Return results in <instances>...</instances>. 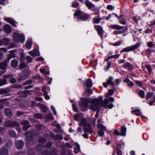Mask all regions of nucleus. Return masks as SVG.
<instances>
[{
  "label": "nucleus",
  "instance_id": "nucleus-26",
  "mask_svg": "<svg viewBox=\"0 0 155 155\" xmlns=\"http://www.w3.org/2000/svg\"><path fill=\"white\" fill-rule=\"evenodd\" d=\"M14 51H9L10 53L8 54L7 58L8 61V62L9 60L12 58H14L15 56V54L13 52Z\"/></svg>",
  "mask_w": 155,
  "mask_h": 155
},
{
  "label": "nucleus",
  "instance_id": "nucleus-22",
  "mask_svg": "<svg viewBox=\"0 0 155 155\" xmlns=\"http://www.w3.org/2000/svg\"><path fill=\"white\" fill-rule=\"evenodd\" d=\"M32 44V40L31 39L29 38L26 42V46L28 49H30L31 47Z\"/></svg>",
  "mask_w": 155,
  "mask_h": 155
},
{
  "label": "nucleus",
  "instance_id": "nucleus-2",
  "mask_svg": "<svg viewBox=\"0 0 155 155\" xmlns=\"http://www.w3.org/2000/svg\"><path fill=\"white\" fill-rule=\"evenodd\" d=\"M74 16L77 17V20H81L82 21L87 20L89 17V15L78 10L76 11L74 15Z\"/></svg>",
  "mask_w": 155,
  "mask_h": 155
},
{
  "label": "nucleus",
  "instance_id": "nucleus-18",
  "mask_svg": "<svg viewBox=\"0 0 155 155\" xmlns=\"http://www.w3.org/2000/svg\"><path fill=\"white\" fill-rule=\"evenodd\" d=\"M25 136L27 137V139H26L27 143H28V140L30 141L32 139V137L31 132H27L25 134Z\"/></svg>",
  "mask_w": 155,
  "mask_h": 155
},
{
  "label": "nucleus",
  "instance_id": "nucleus-47",
  "mask_svg": "<svg viewBox=\"0 0 155 155\" xmlns=\"http://www.w3.org/2000/svg\"><path fill=\"white\" fill-rule=\"evenodd\" d=\"M146 68L147 69L149 72H151L152 71V68L151 66L148 64L146 65L145 66Z\"/></svg>",
  "mask_w": 155,
  "mask_h": 155
},
{
  "label": "nucleus",
  "instance_id": "nucleus-57",
  "mask_svg": "<svg viewBox=\"0 0 155 155\" xmlns=\"http://www.w3.org/2000/svg\"><path fill=\"white\" fill-rule=\"evenodd\" d=\"M72 106L73 110L74 111L77 112L78 111V108L75 104H72Z\"/></svg>",
  "mask_w": 155,
  "mask_h": 155
},
{
  "label": "nucleus",
  "instance_id": "nucleus-29",
  "mask_svg": "<svg viewBox=\"0 0 155 155\" xmlns=\"http://www.w3.org/2000/svg\"><path fill=\"white\" fill-rule=\"evenodd\" d=\"M10 91V89L9 88H7L5 89H0V94L7 93Z\"/></svg>",
  "mask_w": 155,
  "mask_h": 155
},
{
  "label": "nucleus",
  "instance_id": "nucleus-20",
  "mask_svg": "<svg viewBox=\"0 0 155 155\" xmlns=\"http://www.w3.org/2000/svg\"><path fill=\"white\" fill-rule=\"evenodd\" d=\"M131 113L134 115H136L137 116H141L142 113L140 112L139 109H135L134 110H132L131 111Z\"/></svg>",
  "mask_w": 155,
  "mask_h": 155
},
{
  "label": "nucleus",
  "instance_id": "nucleus-13",
  "mask_svg": "<svg viewBox=\"0 0 155 155\" xmlns=\"http://www.w3.org/2000/svg\"><path fill=\"white\" fill-rule=\"evenodd\" d=\"M8 104V100L5 99L0 100V109L3 108L4 106L7 105Z\"/></svg>",
  "mask_w": 155,
  "mask_h": 155
},
{
  "label": "nucleus",
  "instance_id": "nucleus-46",
  "mask_svg": "<svg viewBox=\"0 0 155 155\" xmlns=\"http://www.w3.org/2000/svg\"><path fill=\"white\" fill-rule=\"evenodd\" d=\"M122 43V41H119L113 44V45L114 46H119Z\"/></svg>",
  "mask_w": 155,
  "mask_h": 155
},
{
  "label": "nucleus",
  "instance_id": "nucleus-34",
  "mask_svg": "<svg viewBox=\"0 0 155 155\" xmlns=\"http://www.w3.org/2000/svg\"><path fill=\"white\" fill-rule=\"evenodd\" d=\"M154 95V93L153 92H148L147 93L146 96V98L147 100L150 98L152 97Z\"/></svg>",
  "mask_w": 155,
  "mask_h": 155
},
{
  "label": "nucleus",
  "instance_id": "nucleus-53",
  "mask_svg": "<svg viewBox=\"0 0 155 155\" xmlns=\"http://www.w3.org/2000/svg\"><path fill=\"white\" fill-rule=\"evenodd\" d=\"M26 59L28 63H30L32 61V58L29 56H28L26 58Z\"/></svg>",
  "mask_w": 155,
  "mask_h": 155
},
{
  "label": "nucleus",
  "instance_id": "nucleus-37",
  "mask_svg": "<svg viewBox=\"0 0 155 155\" xmlns=\"http://www.w3.org/2000/svg\"><path fill=\"white\" fill-rule=\"evenodd\" d=\"M40 107L41 110L42 112H45L47 110V108L44 105L40 104Z\"/></svg>",
  "mask_w": 155,
  "mask_h": 155
},
{
  "label": "nucleus",
  "instance_id": "nucleus-25",
  "mask_svg": "<svg viewBox=\"0 0 155 155\" xmlns=\"http://www.w3.org/2000/svg\"><path fill=\"white\" fill-rule=\"evenodd\" d=\"M75 146L74 147V152L75 153H78L80 151V146L79 145L77 142L75 143Z\"/></svg>",
  "mask_w": 155,
  "mask_h": 155
},
{
  "label": "nucleus",
  "instance_id": "nucleus-36",
  "mask_svg": "<svg viewBox=\"0 0 155 155\" xmlns=\"http://www.w3.org/2000/svg\"><path fill=\"white\" fill-rule=\"evenodd\" d=\"M138 94L140 97L142 98L145 97V94L144 92L142 90H139L138 91Z\"/></svg>",
  "mask_w": 155,
  "mask_h": 155
},
{
  "label": "nucleus",
  "instance_id": "nucleus-19",
  "mask_svg": "<svg viewBox=\"0 0 155 155\" xmlns=\"http://www.w3.org/2000/svg\"><path fill=\"white\" fill-rule=\"evenodd\" d=\"M29 122L27 120H23L21 122V124H24V126H23V128L24 130H27L30 127L28 124Z\"/></svg>",
  "mask_w": 155,
  "mask_h": 155
},
{
  "label": "nucleus",
  "instance_id": "nucleus-44",
  "mask_svg": "<svg viewBox=\"0 0 155 155\" xmlns=\"http://www.w3.org/2000/svg\"><path fill=\"white\" fill-rule=\"evenodd\" d=\"M43 115L41 114H35L34 117L38 119H40L42 117Z\"/></svg>",
  "mask_w": 155,
  "mask_h": 155
},
{
  "label": "nucleus",
  "instance_id": "nucleus-41",
  "mask_svg": "<svg viewBox=\"0 0 155 155\" xmlns=\"http://www.w3.org/2000/svg\"><path fill=\"white\" fill-rule=\"evenodd\" d=\"M104 130H98V133L99 136L102 137L103 136L104 134Z\"/></svg>",
  "mask_w": 155,
  "mask_h": 155
},
{
  "label": "nucleus",
  "instance_id": "nucleus-52",
  "mask_svg": "<svg viewBox=\"0 0 155 155\" xmlns=\"http://www.w3.org/2000/svg\"><path fill=\"white\" fill-rule=\"evenodd\" d=\"M51 110H52L53 113L54 115H56L57 112L56 111L54 107L53 106H51Z\"/></svg>",
  "mask_w": 155,
  "mask_h": 155
},
{
  "label": "nucleus",
  "instance_id": "nucleus-62",
  "mask_svg": "<svg viewBox=\"0 0 155 155\" xmlns=\"http://www.w3.org/2000/svg\"><path fill=\"white\" fill-rule=\"evenodd\" d=\"M16 80L13 78H11L10 80V82L12 84H14L16 82Z\"/></svg>",
  "mask_w": 155,
  "mask_h": 155
},
{
  "label": "nucleus",
  "instance_id": "nucleus-21",
  "mask_svg": "<svg viewBox=\"0 0 155 155\" xmlns=\"http://www.w3.org/2000/svg\"><path fill=\"white\" fill-rule=\"evenodd\" d=\"M3 28L4 31L8 34L9 33L11 30V27L8 25H5L3 27Z\"/></svg>",
  "mask_w": 155,
  "mask_h": 155
},
{
  "label": "nucleus",
  "instance_id": "nucleus-3",
  "mask_svg": "<svg viewBox=\"0 0 155 155\" xmlns=\"http://www.w3.org/2000/svg\"><path fill=\"white\" fill-rule=\"evenodd\" d=\"M13 38L14 41L16 42H21L23 43L25 41V36L22 33L19 34L15 33L13 34Z\"/></svg>",
  "mask_w": 155,
  "mask_h": 155
},
{
  "label": "nucleus",
  "instance_id": "nucleus-31",
  "mask_svg": "<svg viewBox=\"0 0 155 155\" xmlns=\"http://www.w3.org/2000/svg\"><path fill=\"white\" fill-rule=\"evenodd\" d=\"M82 117V115L81 114H76L74 116V119L77 121H79L80 120H81Z\"/></svg>",
  "mask_w": 155,
  "mask_h": 155
},
{
  "label": "nucleus",
  "instance_id": "nucleus-39",
  "mask_svg": "<svg viewBox=\"0 0 155 155\" xmlns=\"http://www.w3.org/2000/svg\"><path fill=\"white\" fill-rule=\"evenodd\" d=\"M7 80L6 79H4L0 80V86H1L6 84Z\"/></svg>",
  "mask_w": 155,
  "mask_h": 155
},
{
  "label": "nucleus",
  "instance_id": "nucleus-28",
  "mask_svg": "<svg viewBox=\"0 0 155 155\" xmlns=\"http://www.w3.org/2000/svg\"><path fill=\"white\" fill-rule=\"evenodd\" d=\"M104 17L100 18L98 17V18H94L93 19V22L94 23L98 24L100 22L101 20H103L104 19Z\"/></svg>",
  "mask_w": 155,
  "mask_h": 155
},
{
  "label": "nucleus",
  "instance_id": "nucleus-33",
  "mask_svg": "<svg viewBox=\"0 0 155 155\" xmlns=\"http://www.w3.org/2000/svg\"><path fill=\"white\" fill-rule=\"evenodd\" d=\"M86 85L88 87H91L92 86V81L90 79H88L86 82Z\"/></svg>",
  "mask_w": 155,
  "mask_h": 155
},
{
  "label": "nucleus",
  "instance_id": "nucleus-50",
  "mask_svg": "<svg viewBox=\"0 0 155 155\" xmlns=\"http://www.w3.org/2000/svg\"><path fill=\"white\" fill-rule=\"evenodd\" d=\"M26 65L25 64L22 62L19 65V67L21 69H23L25 68Z\"/></svg>",
  "mask_w": 155,
  "mask_h": 155
},
{
  "label": "nucleus",
  "instance_id": "nucleus-9",
  "mask_svg": "<svg viewBox=\"0 0 155 155\" xmlns=\"http://www.w3.org/2000/svg\"><path fill=\"white\" fill-rule=\"evenodd\" d=\"M5 125L6 126H17L19 127L20 124L16 122H12L10 121H7L5 122Z\"/></svg>",
  "mask_w": 155,
  "mask_h": 155
},
{
  "label": "nucleus",
  "instance_id": "nucleus-35",
  "mask_svg": "<svg viewBox=\"0 0 155 155\" xmlns=\"http://www.w3.org/2000/svg\"><path fill=\"white\" fill-rule=\"evenodd\" d=\"M126 129L124 127H121V132L120 135L122 136H125L126 135Z\"/></svg>",
  "mask_w": 155,
  "mask_h": 155
},
{
  "label": "nucleus",
  "instance_id": "nucleus-7",
  "mask_svg": "<svg viewBox=\"0 0 155 155\" xmlns=\"http://www.w3.org/2000/svg\"><path fill=\"white\" fill-rule=\"evenodd\" d=\"M97 124L98 128L103 130H106V127L104 126L102 123H103L102 120L100 119H98L97 121Z\"/></svg>",
  "mask_w": 155,
  "mask_h": 155
},
{
  "label": "nucleus",
  "instance_id": "nucleus-49",
  "mask_svg": "<svg viewBox=\"0 0 155 155\" xmlns=\"http://www.w3.org/2000/svg\"><path fill=\"white\" fill-rule=\"evenodd\" d=\"M34 52L35 57L36 56H38L40 55V53L38 50L37 49L34 50Z\"/></svg>",
  "mask_w": 155,
  "mask_h": 155
},
{
  "label": "nucleus",
  "instance_id": "nucleus-51",
  "mask_svg": "<svg viewBox=\"0 0 155 155\" xmlns=\"http://www.w3.org/2000/svg\"><path fill=\"white\" fill-rule=\"evenodd\" d=\"M50 135L51 137L54 140H56L57 139V136H56L54 134L52 133L50 134Z\"/></svg>",
  "mask_w": 155,
  "mask_h": 155
},
{
  "label": "nucleus",
  "instance_id": "nucleus-56",
  "mask_svg": "<svg viewBox=\"0 0 155 155\" xmlns=\"http://www.w3.org/2000/svg\"><path fill=\"white\" fill-rule=\"evenodd\" d=\"M40 71L41 73H43L44 74H48L49 73H48L47 71L45 72V70L44 69L41 68L40 69Z\"/></svg>",
  "mask_w": 155,
  "mask_h": 155
},
{
  "label": "nucleus",
  "instance_id": "nucleus-61",
  "mask_svg": "<svg viewBox=\"0 0 155 155\" xmlns=\"http://www.w3.org/2000/svg\"><path fill=\"white\" fill-rule=\"evenodd\" d=\"M147 45L149 47L151 48L153 46V45L152 42H149L147 43Z\"/></svg>",
  "mask_w": 155,
  "mask_h": 155
},
{
  "label": "nucleus",
  "instance_id": "nucleus-30",
  "mask_svg": "<svg viewBox=\"0 0 155 155\" xmlns=\"http://www.w3.org/2000/svg\"><path fill=\"white\" fill-rule=\"evenodd\" d=\"M8 152L5 148H3L0 150V155H8Z\"/></svg>",
  "mask_w": 155,
  "mask_h": 155
},
{
  "label": "nucleus",
  "instance_id": "nucleus-42",
  "mask_svg": "<svg viewBox=\"0 0 155 155\" xmlns=\"http://www.w3.org/2000/svg\"><path fill=\"white\" fill-rule=\"evenodd\" d=\"M120 143L118 144V145L119 146L121 149H123L124 148L125 146V143L122 140L120 141Z\"/></svg>",
  "mask_w": 155,
  "mask_h": 155
},
{
  "label": "nucleus",
  "instance_id": "nucleus-11",
  "mask_svg": "<svg viewBox=\"0 0 155 155\" xmlns=\"http://www.w3.org/2000/svg\"><path fill=\"white\" fill-rule=\"evenodd\" d=\"M123 66L125 68H127L130 71H132L134 69L133 65L129 62L124 63Z\"/></svg>",
  "mask_w": 155,
  "mask_h": 155
},
{
  "label": "nucleus",
  "instance_id": "nucleus-27",
  "mask_svg": "<svg viewBox=\"0 0 155 155\" xmlns=\"http://www.w3.org/2000/svg\"><path fill=\"white\" fill-rule=\"evenodd\" d=\"M5 115L8 117H10L12 115V111L9 109H5Z\"/></svg>",
  "mask_w": 155,
  "mask_h": 155
},
{
  "label": "nucleus",
  "instance_id": "nucleus-58",
  "mask_svg": "<svg viewBox=\"0 0 155 155\" xmlns=\"http://www.w3.org/2000/svg\"><path fill=\"white\" fill-rule=\"evenodd\" d=\"M12 76V74H8V75H6L4 74L3 75V78L6 79V78H8L10 77H11Z\"/></svg>",
  "mask_w": 155,
  "mask_h": 155
},
{
  "label": "nucleus",
  "instance_id": "nucleus-1",
  "mask_svg": "<svg viewBox=\"0 0 155 155\" xmlns=\"http://www.w3.org/2000/svg\"><path fill=\"white\" fill-rule=\"evenodd\" d=\"M81 102L79 103V105L81 109L83 111L86 110V108L88 107L89 109L93 111L100 108L102 106L105 108H108L110 109H112L114 107L112 103H110L107 105L109 103V100L107 99H105L103 101V97L101 96L98 98L92 99L90 102L91 104L88 105L89 100L87 98H81Z\"/></svg>",
  "mask_w": 155,
  "mask_h": 155
},
{
  "label": "nucleus",
  "instance_id": "nucleus-45",
  "mask_svg": "<svg viewBox=\"0 0 155 155\" xmlns=\"http://www.w3.org/2000/svg\"><path fill=\"white\" fill-rule=\"evenodd\" d=\"M79 5V3L77 2H72V6L74 8H75L78 6Z\"/></svg>",
  "mask_w": 155,
  "mask_h": 155
},
{
  "label": "nucleus",
  "instance_id": "nucleus-32",
  "mask_svg": "<svg viewBox=\"0 0 155 155\" xmlns=\"http://www.w3.org/2000/svg\"><path fill=\"white\" fill-rule=\"evenodd\" d=\"M18 61L16 59H14L11 61V65L13 67H16L18 66Z\"/></svg>",
  "mask_w": 155,
  "mask_h": 155
},
{
  "label": "nucleus",
  "instance_id": "nucleus-38",
  "mask_svg": "<svg viewBox=\"0 0 155 155\" xmlns=\"http://www.w3.org/2000/svg\"><path fill=\"white\" fill-rule=\"evenodd\" d=\"M9 134L11 137H15L16 136L15 132L13 130H10L9 131Z\"/></svg>",
  "mask_w": 155,
  "mask_h": 155
},
{
  "label": "nucleus",
  "instance_id": "nucleus-64",
  "mask_svg": "<svg viewBox=\"0 0 155 155\" xmlns=\"http://www.w3.org/2000/svg\"><path fill=\"white\" fill-rule=\"evenodd\" d=\"M117 155H122L121 151L120 149H117Z\"/></svg>",
  "mask_w": 155,
  "mask_h": 155
},
{
  "label": "nucleus",
  "instance_id": "nucleus-63",
  "mask_svg": "<svg viewBox=\"0 0 155 155\" xmlns=\"http://www.w3.org/2000/svg\"><path fill=\"white\" fill-rule=\"evenodd\" d=\"M25 56L23 54H21L20 58V60L21 61H23L25 59Z\"/></svg>",
  "mask_w": 155,
  "mask_h": 155
},
{
  "label": "nucleus",
  "instance_id": "nucleus-60",
  "mask_svg": "<svg viewBox=\"0 0 155 155\" xmlns=\"http://www.w3.org/2000/svg\"><path fill=\"white\" fill-rule=\"evenodd\" d=\"M45 96V98L47 100L49 99L50 98V97L48 95L47 92L45 93V94H44Z\"/></svg>",
  "mask_w": 155,
  "mask_h": 155
},
{
  "label": "nucleus",
  "instance_id": "nucleus-12",
  "mask_svg": "<svg viewBox=\"0 0 155 155\" xmlns=\"http://www.w3.org/2000/svg\"><path fill=\"white\" fill-rule=\"evenodd\" d=\"M113 80V78L112 77H110L107 80V82L104 83L103 86L104 87H107L108 85L111 84L113 87L114 86V84L113 83L112 81Z\"/></svg>",
  "mask_w": 155,
  "mask_h": 155
},
{
  "label": "nucleus",
  "instance_id": "nucleus-23",
  "mask_svg": "<svg viewBox=\"0 0 155 155\" xmlns=\"http://www.w3.org/2000/svg\"><path fill=\"white\" fill-rule=\"evenodd\" d=\"M81 122L79 123L80 126L82 125L84 127H86L89 124L87 123L86 120L85 118H82L81 119Z\"/></svg>",
  "mask_w": 155,
  "mask_h": 155
},
{
  "label": "nucleus",
  "instance_id": "nucleus-10",
  "mask_svg": "<svg viewBox=\"0 0 155 155\" xmlns=\"http://www.w3.org/2000/svg\"><path fill=\"white\" fill-rule=\"evenodd\" d=\"M10 42L9 39L8 38L0 39V45H7L9 44Z\"/></svg>",
  "mask_w": 155,
  "mask_h": 155
},
{
  "label": "nucleus",
  "instance_id": "nucleus-17",
  "mask_svg": "<svg viewBox=\"0 0 155 155\" xmlns=\"http://www.w3.org/2000/svg\"><path fill=\"white\" fill-rule=\"evenodd\" d=\"M4 19L13 26L16 25V22L13 19L10 18H4Z\"/></svg>",
  "mask_w": 155,
  "mask_h": 155
},
{
  "label": "nucleus",
  "instance_id": "nucleus-40",
  "mask_svg": "<svg viewBox=\"0 0 155 155\" xmlns=\"http://www.w3.org/2000/svg\"><path fill=\"white\" fill-rule=\"evenodd\" d=\"M114 92V91L112 89L109 90L108 91V94H106V96L107 97L108 96H111L113 94Z\"/></svg>",
  "mask_w": 155,
  "mask_h": 155
},
{
  "label": "nucleus",
  "instance_id": "nucleus-5",
  "mask_svg": "<svg viewBox=\"0 0 155 155\" xmlns=\"http://www.w3.org/2000/svg\"><path fill=\"white\" fill-rule=\"evenodd\" d=\"M111 28L113 29H116L118 30L114 31V33L116 34L124 33L126 31L125 29L123 28V27L119 26L117 25H112Z\"/></svg>",
  "mask_w": 155,
  "mask_h": 155
},
{
  "label": "nucleus",
  "instance_id": "nucleus-6",
  "mask_svg": "<svg viewBox=\"0 0 155 155\" xmlns=\"http://www.w3.org/2000/svg\"><path fill=\"white\" fill-rule=\"evenodd\" d=\"M85 4L87 7L92 11H99L100 9L95 7V5L88 0H86L85 2Z\"/></svg>",
  "mask_w": 155,
  "mask_h": 155
},
{
  "label": "nucleus",
  "instance_id": "nucleus-54",
  "mask_svg": "<svg viewBox=\"0 0 155 155\" xmlns=\"http://www.w3.org/2000/svg\"><path fill=\"white\" fill-rule=\"evenodd\" d=\"M107 8L108 10H111L114 9V7L112 5H109L107 6Z\"/></svg>",
  "mask_w": 155,
  "mask_h": 155
},
{
  "label": "nucleus",
  "instance_id": "nucleus-14",
  "mask_svg": "<svg viewBox=\"0 0 155 155\" xmlns=\"http://www.w3.org/2000/svg\"><path fill=\"white\" fill-rule=\"evenodd\" d=\"M83 130L84 133H93V130L89 124H88L86 127H84L83 128Z\"/></svg>",
  "mask_w": 155,
  "mask_h": 155
},
{
  "label": "nucleus",
  "instance_id": "nucleus-16",
  "mask_svg": "<svg viewBox=\"0 0 155 155\" xmlns=\"http://www.w3.org/2000/svg\"><path fill=\"white\" fill-rule=\"evenodd\" d=\"M29 73L28 71L22 72L20 78L21 80H24L26 79L29 75Z\"/></svg>",
  "mask_w": 155,
  "mask_h": 155
},
{
  "label": "nucleus",
  "instance_id": "nucleus-24",
  "mask_svg": "<svg viewBox=\"0 0 155 155\" xmlns=\"http://www.w3.org/2000/svg\"><path fill=\"white\" fill-rule=\"evenodd\" d=\"M6 60H4V61L0 63V69L2 70H5L7 67Z\"/></svg>",
  "mask_w": 155,
  "mask_h": 155
},
{
  "label": "nucleus",
  "instance_id": "nucleus-8",
  "mask_svg": "<svg viewBox=\"0 0 155 155\" xmlns=\"http://www.w3.org/2000/svg\"><path fill=\"white\" fill-rule=\"evenodd\" d=\"M95 28L97 31L98 35L101 38H102L103 37L104 31L102 27L99 25H96L95 26Z\"/></svg>",
  "mask_w": 155,
  "mask_h": 155
},
{
  "label": "nucleus",
  "instance_id": "nucleus-4",
  "mask_svg": "<svg viewBox=\"0 0 155 155\" xmlns=\"http://www.w3.org/2000/svg\"><path fill=\"white\" fill-rule=\"evenodd\" d=\"M140 43H139L134 45L123 48L120 51V52L121 53H123L132 51L137 48L140 47Z\"/></svg>",
  "mask_w": 155,
  "mask_h": 155
},
{
  "label": "nucleus",
  "instance_id": "nucleus-43",
  "mask_svg": "<svg viewBox=\"0 0 155 155\" xmlns=\"http://www.w3.org/2000/svg\"><path fill=\"white\" fill-rule=\"evenodd\" d=\"M36 60L37 61H43V64H45V62L44 61V58L41 57H39L36 58Z\"/></svg>",
  "mask_w": 155,
  "mask_h": 155
},
{
  "label": "nucleus",
  "instance_id": "nucleus-15",
  "mask_svg": "<svg viewBox=\"0 0 155 155\" xmlns=\"http://www.w3.org/2000/svg\"><path fill=\"white\" fill-rule=\"evenodd\" d=\"M24 145L23 142L20 140H17L15 142V146L18 149H21Z\"/></svg>",
  "mask_w": 155,
  "mask_h": 155
},
{
  "label": "nucleus",
  "instance_id": "nucleus-55",
  "mask_svg": "<svg viewBox=\"0 0 155 155\" xmlns=\"http://www.w3.org/2000/svg\"><path fill=\"white\" fill-rule=\"evenodd\" d=\"M38 141L39 142L45 143L46 142V140L44 138L41 137H40Z\"/></svg>",
  "mask_w": 155,
  "mask_h": 155
},
{
  "label": "nucleus",
  "instance_id": "nucleus-59",
  "mask_svg": "<svg viewBox=\"0 0 155 155\" xmlns=\"http://www.w3.org/2000/svg\"><path fill=\"white\" fill-rule=\"evenodd\" d=\"M127 84L129 86L131 87H133L134 85V84H133V82L130 81L128 82V83H127Z\"/></svg>",
  "mask_w": 155,
  "mask_h": 155
},
{
  "label": "nucleus",
  "instance_id": "nucleus-48",
  "mask_svg": "<svg viewBox=\"0 0 155 155\" xmlns=\"http://www.w3.org/2000/svg\"><path fill=\"white\" fill-rule=\"evenodd\" d=\"M7 51V49L5 48H0V53L3 54V52H6Z\"/></svg>",
  "mask_w": 155,
  "mask_h": 155
}]
</instances>
